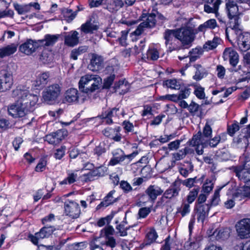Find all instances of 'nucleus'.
<instances>
[{"label": "nucleus", "instance_id": "nucleus-18", "mask_svg": "<svg viewBox=\"0 0 250 250\" xmlns=\"http://www.w3.org/2000/svg\"><path fill=\"white\" fill-rule=\"evenodd\" d=\"M64 132L62 130H58L56 132L48 134L45 137V141L51 145L58 144L64 139Z\"/></svg>", "mask_w": 250, "mask_h": 250}, {"label": "nucleus", "instance_id": "nucleus-42", "mask_svg": "<svg viewBox=\"0 0 250 250\" xmlns=\"http://www.w3.org/2000/svg\"><path fill=\"white\" fill-rule=\"evenodd\" d=\"M234 197L240 198V199L245 197L250 199V187H244L242 189L237 190L234 194Z\"/></svg>", "mask_w": 250, "mask_h": 250}, {"label": "nucleus", "instance_id": "nucleus-37", "mask_svg": "<svg viewBox=\"0 0 250 250\" xmlns=\"http://www.w3.org/2000/svg\"><path fill=\"white\" fill-rule=\"evenodd\" d=\"M220 40L218 38L215 37L212 40L208 41L204 44L203 48L205 51L215 49L220 43Z\"/></svg>", "mask_w": 250, "mask_h": 250}, {"label": "nucleus", "instance_id": "nucleus-33", "mask_svg": "<svg viewBox=\"0 0 250 250\" xmlns=\"http://www.w3.org/2000/svg\"><path fill=\"white\" fill-rule=\"evenodd\" d=\"M113 88L115 91L119 90L120 94H124L128 91L129 85L126 81L120 80L118 83H115Z\"/></svg>", "mask_w": 250, "mask_h": 250}, {"label": "nucleus", "instance_id": "nucleus-39", "mask_svg": "<svg viewBox=\"0 0 250 250\" xmlns=\"http://www.w3.org/2000/svg\"><path fill=\"white\" fill-rule=\"evenodd\" d=\"M217 26L216 21L215 19H210L198 27V31L204 32L207 28L214 29Z\"/></svg>", "mask_w": 250, "mask_h": 250}, {"label": "nucleus", "instance_id": "nucleus-8", "mask_svg": "<svg viewBox=\"0 0 250 250\" xmlns=\"http://www.w3.org/2000/svg\"><path fill=\"white\" fill-rule=\"evenodd\" d=\"M64 213L72 219L79 217L81 213L79 205L74 201L67 200L64 204Z\"/></svg>", "mask_w": 250, "mask_h": 250}, {"label": "nucleus", "instance_id": "nucleus-51", "mask_svg": "<svg viewBox=\"0 0 250 250\" xmlns=\"http://www.w3.org/2000/svg\"><path fill=\"white\" fill-rule=\"evenodd\" d=\"M221 189H218L217 190H215L214 191V193L213 194V195L211 199L210 200V204H209L210 207V206H215L218 205L220 199V191Z\"/></svg>", "mask_w": 250, "mask_h": 250}, {"label": "nucleus", "instance_id": "nucleus-57", "mask_svg": "<svg viewBox=\"0 0 250 250\" xmlns=\"http://www.w3.org/2000/svg\"><path fill=\"white\" fill-rule=\"evenodd\" d=\"M198 180H200V179L197 180V178L194 177L193 178H188L183 181H180L181 182V184H182L184 186L188 188H191L194 186V184L197 183Z\"/></svg>", "mask_w": 250, "mask_h": 250}, {"label": "nucleus", "instance_id": "nucleus-15", "mask_svg": "<svg viewBox=\"0 0 250 250\" xmlns=\"http://www.w3.org/2000/svg\"><path fill=\"white\" fill-rule=\"evenodd\" d=\"M164 39L165 40V44L167 46L169 45L168 48L170 51L175 49L174 46L172 45L178 39V35L176 29L169 30L167 29L164 33Z\"/></svg>", "mask_w": 250, "mask_h": 250}, {"label": "nucleus", "instance_id": "nucleus-21", "mask_svg": "<svg viewBox=\"0 0 250 250\" xmlns=\"http://www.w3.org/2000/svg\"><path fill=\"white\" fill-rule=\"evenodd\" d=\"M64 97V102L76 104L79 102V93L77 89L71 88L66 91Z\"/></svg>", "mask_w": 250, "mask_h": 250}, {"label": "nucleus", "instance_id": "nucleus-41", "mask_svg": "<svg viewBox=\"0 0 250 250\" xmlns=\"http://www.w3.org/2000/svg\"><path fill=\"white\" fill-rule=\"evenodd\" d=\"M221 138L219 136H216L212 139H209L207 141H204L201 145L202 147H206L209 146L211 147H215L220 143Z\"/></svg>", "mask_w": 250, "mask_h": 250}, {"label": "nucleus", "instance_id": "nucleus-17", "mask_svg": "<svg viewBox=\"0 0 250 250\" xmlns=\"http://www.w3.org/2000/svg\"><path fill=\"white\" fill-rule=\"evenodd\" d=\"M238 45L243 52H246L250 49V34L246 32L244 34H238Z\"/></svg>", "mask_w": 250, "mask_h": 250}, {"label": "nucleus", "instance_id": "nucleus-22", "mask_svg": "<svg viewBox=\"0 0 250 250\" xmlns=\"http://www.w3.org/2000/svg\"><path fill=\"white\" fill-rule=\"evenodd\" d=\"M181 182L179 180H176L170 187L164 193V196L167 199H171L178 196L179 192L181 190Z\"/></svg>", "mask_w": 250, "mask_h": 250}, {"label": "nucleus", "instance_id": "nucleus-30", "mask_svg": "<svg viewBox=\"0 0 250 250\" xmlns=\"http://www.w3.org/2000/svg\"><path fill=\"white\" fill-rule=\"evenodd\" d=\"M17 44L12 43L0 48V58H3L13 54L16 52L17 50Z\"/></svg>", "mask_w": 250, "mask_h": 250}, {"label": "nucleus", "instance_id": "nucleus-50", "mask_svg": "<svg viewBox=\"0 0 250 250\" xmlns=\"http://www.w3.org/2000/svg\"><path fill=\"white\" fill-rule=\"evenodd\" d=\"M102 245H105L106 246L110 248H114L117 245V243L115 238L111 236H107L105 237V241L104 242L101 243Z\"/></svg>", "mask_w": 250, "mask_h": 250}, {"label": "nucleus", "instance_id": "nucleus-12", "mask_svg": "<svg viewBox=\"0 0 250 250\" xmlns=\"http://www.w3.org/2000/svg\"><path fill=\"white\" fill-rule=\"evenodd\" d=\"M14 7L19 15L25 14L28 12H33L34 10H39L40 9V5L38 2H31L23 5L14 3Z\"/></svg>", "mask_w": 250, "mask_h": 250}, {"label": "nucleus", "instance_id": "nucleus-59", "mask_svg": "<svg viewBox=\"0 0 250 250\" xmlns=\"http://www.w3.org/2000/svg\"><path fill=\"white\" fill-rule=\"evenodd\" d=\"M213 184L210 180H207L202 187V190L205 193H209L213 189Z\"/></svg>", "mask_w": 250, "mask_h": 250}, {"label": "nucleus", "instance_id": "nucleus-54", "mask_svg": "<svg viewBox=\"0 0 250 250\" xmlns=\"http://www.w3.org/2000/svg\"><path fill=\"white\" fill-rule=\"evenodd\" d=\"M115 79V75L112 74L108 76L106 78L104 79L103 88L108 89L112 84L113 81Z\"/></svg>", "mask_w": 250, "mask_h": 250}, {"label": "nucleus", "instance_id": "nucleus-9", "mask_svg": "<svg viewBox=\"0 0 250 250\" xmlns=\"http://www.w3.org/2000/svg\"><path fill=\"white\" fill-rule=\"evenodd\" d=\"M178 40L183 45H189L194 40V35L192 30L188 28H181L176 29Z\"/></svg>", "mask_w": 250, "mask_h": 250}, {"label": "nucleus", "instance_id": "nucleus-35", "mask_svg": "<svg viewBox=\"0 0 250 250\" xmlns=\"http://www.w3.org/2000/svg\"><path fill=\"white\" fill-rule=\"evenodd\" d=\"M229 232L227 229H216L211 235V238H215L218 241L224 240L229 238Z\"/></svg>", "mask_w": 250, "mask_h": 250}, {"label": "nucleus", "instance_id": "nucleus-2", "mask_svg": "<svg viewBox=\"0 0 250 250\" xmlns=\"http://www.w3.org/2000/svg\"><path fill=\"white\" fill-rule=\"evenodd\" d=\"M101 78L97 75L86 74L82 76L79 82L80 90L85 93H91L99 88Z\"/></svg>", "mask_w": 250, "mask_h": 250}, {"label": "nucleus", "instance_id": "nucleus-63", "mask_svg": "<svg viewBox=\"0 0 250 250\" xmlns=\"http://www.w3.org/2000/svg\"><path fill=\"white\" fill-rule=\"evenodd\" d=\"M199 247V244L195 242L188 241L184 245L185 250H193Z\"/></svg>", "mask_w": 250, "mask_h": 250}, {"label": "nucleus", "instance_id": "nucleus-64", "mask_svg": "<svg viewBox=\"0 0 250 250\" xmlns=\"http://www.w3.org/2000/svg\"><path fill=\"white\" fill-rule=\"evenodd\" d=\"M199 108V105L192 101L189 105H188V109L192 115H194L195 113L198 111Z\"/></svg>", "mask_w": 250, "mask_h": 250}, {"label": "nucleus", "instance_id": "nucleus-25", "mask_svg": "<svg viewBox=\"0 0 250 250\" xmlns=\"http://www.w3.org/2000/svg\"><path fill=\"white\" fill-rule=\"evenodd\" d=\"M234 172L240 181L244 183H250V169L236 167L234 168Z\"/></svg>", "mask_w": 250, "mask_h": 250}, {"label": "nucleus", "instance_id": "nucleus-27", "mask_svg": "<svg viewBox=\"0 0 250 250\" xmlns=\"http://www.w3.org/2000/svg\"><path fill=\"white\" fill-rule=\"evenodd\" d=\"M155 21L154 17H147L146 20L141 23L137 29L134 31V34L135 35H140L144 31V28L151 27L155 25Z\"/></svg>", "mask_w": 250, "mask_h": 250}, {"label": "nucleus", "instance_id": "nucleus-10", "mask_svg": "<svg viewBox=\"0 0 250 250\" xmlns=\"http://www.w3.org/2000/svg\"><path fill=\"white\" fill-rule=\"evenodd\" d=\"M124 111L123 109L120 110L119 108H113L109 111H105L103 113L100 117L104 120L103 122L107 124L113 123L116 121L120 115L124 116Z\"/></svg>", "mask_w": 250, "mask_h": 250}, {"label": "nucleus", "instance_id": "nucleus-3", "mask_svg": "<svg viewBox=\"0 0 250 250\" xmlns=\"http://www.w3.org/2000/svg\"><path fill=\"white\" fill-rule=\"evenodd\" d=\"M61 88L58 84H53L47 86L42 92L43 102L48 104L57 103L60 95Z\"/></svg>", "mask_w": 250, "mask_h": 250}, {"label": "nucleus", "instance_id": "nucleus-36", "mask_svg": "<svg viewBox=\"0 0 250 250\" xmlns=\"http://www.w3.org/2000/svg\"><path fill=\"white\" fill-rule=\"evenodd\" d=\"M49 77V74L47 72H44L39 75L35 81V86H44L48 82Z\"/></svg>", "mask_w": 250, "mask_h": 250}, {"label": "nucleus", "instance_id": "nucleus-13", "mask_svg": "<svg viewBox=\"0 0 250 250\" xmlns=\"http://www.w3.org/2000/svg\"><path fill=\"white\" fill-rule=\"evenodd\" d=\"M91 56L88 68L92 71H97L102 69L104 66L103 57L94 53L92 54Z\"/></svg>", "mask_w": 250, "mask_h": 250}, {"label": "nucleus", "instance_id": "nucleus-32", "mask_svg": "<svg viewBox=\"0 0 250 250\" xmlns=\"http://www.w3.org/2000/svg\"><path fill=\"white\" fill-rule=\"evenodd\" d=\"M226 9L228 16H239L240 14L237 3L233 0H229L226 3Z\"/></svg>", "mask_w": 250, "mask_h": 250}, {"label": "nucleus", "instance_id": "nucleus-23", "mask_svg": "<svg viewBox=\"0 0 250 250\" xmlns=\"http://www.w3.org/2000/svg\"><path fill=\"white\" fill-rule=\"evenodd\" d=\"M60 35L46 34L42 40H39L40 47H48L53 46L58 41Z\"/></svg>", "mask_w": 250, "mask_h": 250}, {"label": "nucleus", "instance_id": "nucleus-40", "mask_svg": "<svg viewBox=\"0 0 250 250\" xmlns=\"http://www.w3.org/2000/svg\"><path fill=\"white\" fill-rule=\"evenodd\" d=\"M88 46L86 45L79 46L78 48L73 49L70 54V58L74 60L78 59V56L85 53L88 50Z\"/></svg>", "mask_w": 250, "mask_h": 250}, {"label": "nucleus", "instance_id": "nucleus-43", "mask_svg": "<svg viewBox=\"0 0 250 250\" xmlns=\"http://www.w3.org/2000/svg\"><path fill=\"white\" fill-rule=\"evenodd\" d=\"M178 246L175 241H172L168 237L165 240V243L162 247V250H177Z\"/></svg>", "mask_w": 250, "mask_h": 250}, {"label": "nucleus", "instance_id": "nucleus-16", "mask_svg": "<svg viewBox=\"0 0 250 250\" xmlns=\"http://www.w3.org/2000/svg\"><path fill=\"white\" fill-rule=\"evenodd\" d=\"M53 232V227H44L40 230V232L36 233L35 236L32 235L30 237L31 240L33 244L37 245L39 239L49 237Z\"/></svg>", "mask_w": 250, "mask_h": 250}, {"label": "nucleus", "instance_id": "nucleus-24", "mask_svg": "<svg viewBox=\"0 0 250 250\" xmlns=\"http://www.w3.org/2000/svg\"><path fill=\"white\" fill-rule=\"evenodd\" d=\"M163 192V190L160 187L155 185L149 186L145 191L149 200L152 202H154L157 196L161 195Z\"/></svg>", "mask_w": 250, "mask_h": 250}, {"label": "nucleus", "instance_id": "nucleus-11", "mask_svg": "<svg viewBox=\"0 0 250 250\" xmlns=\"http://www.w3.org/2000/svg\"><path fill=\"white\" fill-rule=\"evenodd\" d=\"M40 47L38 40L28 39L19 47V50L27 55H30L35 52Z\"/></svg>", "mask_w": 250, "mask_h": 250}, {"label": "nucleus", "instance_id": "nucleus-52", "mask_svg": "<svg viewBox=\"0 0 250 250\" xmlns=\"http://www.w3.org/2000/svg\"><path fill=\"white\" fill-rule=\"evenodd\" d=\"M120 130L121 127L120 126L116 127L114 128L107 127L103 131V133L105 136L111 138L112 137L113 133L119 132Z\"/></svg>", "mask_w": 250, "mask_h": 250}, {"label": "nucleus", "instance_id": "nucleus-19", "mask_svg": "<svg viewBox=\"0 0 250 250\" xmlns=\"http://www.w3.org/2000/svg\"><path fill=\"white\" fill-rule=\"evenodd\" d=\"M210 208V206L208 204L196 205L195 209L196 210L198 221H201L203 223L208 215Z\"/></svg>", "mask_w": 250, "mask_h": 250}, {"label": "nucleus", "instance_id": "nucleus-60", "mask_svg": "<svg viewBox=\"0 0 250 250\" xmlns=\"http://www.w3.org/2000/svg\"><path fill=\"white\" fill-rule=\"evenodd\" d=\"M115 231L113 228L111 226L105 227L101 230V235L106 237L107 236L113 235Z\"/></svg>", "mask_w": 250, "mask_h": 250}, {"label": "nucleus", "instance_id": "nucleus-61", "mask_svg": "<svg viewBox=\"0 0 250 250\" xmlns=\"http://www.w3.org/2000/svg\"><path fill=\"white\" fill-rule=\"evenodd\" d=\"M125 222H122L120 225L116 226V229L119 231L120 236H125L127 235V227H125Z\"/></svg>", "mask_w": 250, "mask_h": 250}, {"label": "nucleus", "instance_id": "nucleus-45", "mask_svg": "<svg viewBox=\"0 0 250 250\" xmlns=\"http://www.w3.org/2000/svg\"><path fill=\"white\" fill-rule=\"evenodd\" d=\"M196 71L193 79L196 81L201 80L206 75L205 69L200 64L196 65Z\"/></svg>", "mask_w": 250, "mask_h": 250}, {"label": "nucleus", "instance_id": "nucleus-49", "mask_svg": "<svg viewBox=\"0 0 250 250\" xmlns=\"http://www.w3.org/2000/svg\"><path fill=\"white\" fill-rule=\"evenodd\" d=\"M146 40L140 41V43L138 45H135L132 48V54L134 55H137L140 53L142 52L145 47Z\"/></svg>", "mask_w": 250, "mask_h": 250}, {"label": "nucleus", "instance_id": "nucleus-48", "mask_svg": "<svg viewBox=\"0 0 250 250\" xmlns=\"http://www.w3.org/2000/svg\"><path fill=\"white\" fill-rule=\"evenodd\" d=\"M189 204L185 202H183L181 208H177V213H181L182 217H184L189 213L190 210Z\"/></svg>", "mask_w": 250, "mask_h": 250}, {"label": "nucleus", "instance_id": "nucleus-46", "mask_svg": "<svg viewBox=\"0 0 250 250\" xmlns=\"http://www.w3.org/2000/svg\"><path fill=\"white\" fill-rule=\"evenodd\" d=\"M199 190L200 188L199 187H197L196 188H194L189 191L187 197V201L188 203L191 204L194 201L198 195Z\"/></svg>", "mask_w": 250, "mask_h": 250}, {"label": "nucleus", "instance_id": "nucleus-14", "mask_svg": "<svg viewBox=\"0 0 250 250\" xmlns=\"http://www.w3.org/2000/svg\"><path fill=\"white\" fill-rule=\"evenodd\" d=\"M225 61L229 60L230 64L235 67L239 61V56L237 52L231 47L226 48L223 53Z\"/></svg>", "mask_w": 250, "mask_h": 250}, {"label": "nucleus", "instance_id": "nucleus-56", "mask_svg": "<svg viewBox=\"0 0 250 250\" xmlns=\"http://www.w3.org/2000/svg\"><path fill=\"white\" fill-rule=\"evenodd\" d=\"M77 175L74 173H70L68 174V176L66 178L64 179L63 181H61L60 183V185H64V184H71L74 183L76 181V179L77 178Z\"/></svg>", "mask_w": 250, "mask_h": 250}, {"label": "nucleus", "instance_id": "nucleus-55", "mask_svg": "<svg viewBox=\"0 0 250 250\" xmlns=\"http://www.w3.org/2000/svg\"><path fill=\"white\" fill-rule=\"evenodd\" d=\"M240 127L239 125V123L237 122L234 123L231 125L228 126V132L231 136H233L235 133L239 130Z\"/></svg>", "mask_w": 250, "mask_h": 250}, {"label": "nucleus", "instance_id": "nucleus-5", "mask_svg": "<svg viewBox=\"0 0 250 250\" xmlns=\"http://www.w3.org/2000/svg\"><path fill=\"white\" fill-rule=\"evenodd\" d=\"M138 154L137 152L125 155L124 151L121 149H118L117 151L113 153V157L111 159L109 164L111 166H115L125 161L126 164H128Z\"/></svg>", "mask_w": 250, "mask_h": 250}, {"label": "nucleus", "instance_id": "nucleus-34", "mask_svg": "<svg viewBox=\"0 0 250 250\" xmlns=\"http://www.w3.org/2000/svg\"><path fill=\"white\" fill-rule=\"evenodd\" d=\"M98 28L97 24L95 23L94 21L90 19L81 26V30L85 34L91 33L93 31L96 30Z\"/></svg>", "mask_w": 250, "mask_h": 250}, {"label": "nucleus", "instance_id": "nucleus-53", "mask_svg": "<svg viewBox=\"0 0 250 250\" xmlns=\"http://www.w3.org/2000/svg\"><path fill=\"white\" fill-rule=\"evenodd\" d=\"M147 58L152 61L157 60L159 57V53L156 49H149L147 52Z\"/></svg>", "mask_w": 250, "mask_h": 250}, {"label": "nucleus", "instance_id": "nucleus-7", "mask_svg": "<svg viewBox=\"0 0 250 250\" xmlns=\"http://www.w3.org/2000/svg\"><path fill=\"white\" fill-rule=\"evenodd\" d=\"M238 236L241 239L250 236V219L245 218L240 220L235 225Z\"/></svg>", "mask_w": 250, "mask_h": 250}, {"label": "nucleus", "instance_id": "nucleus-28", "mask_svg": "<svg viewBox=\"0 0 250 250\" xmlns=\"http://www.w3.org/2000/svg\"><path fill=\"white\" fill-rule=\"evenodd\" d=\"M249 139L242 133L233 140V146L240 148H246L249 144Z\"/></svg>", "mask_w": 250, "mask_h": 250}, {"label": "nucleus", "instance_id": "nucleus-38", "mask_svg": "<svg viewBox=\"0 0 250 250\" xmlns=\"http://www.w3.org/2000/svg\"><path fill=\"white\" fill-rule=\"evenodd\" d=\"M221 2V0H215V2L212 4V7H211L208 4H205L204 11L208 14L213 13L217 16L218 14V7Z\"/></svg>", "mask_w": 250, "mask_h": 250}, {"label": "nucleus", "instance_id": "nucleus-31", "mask_svg": "<svg viewBox=\"0 0 250 250\" xmlns=\"http://www.w3.org/2000/svg\"><path fill=\"white\" fill-rule=\"evenodd\" d=\"M158 237L157 233L154 229H151L147 233L145 242L140 245V248L143 249L145 246L154 242Z\"/></svg>", "mask_w": 250, "mask_h": 250}, {"label": "nucleus", "instance_id": "nucleus-58", "mask_svg": "<svg viewBox=\"0 0 250 250\" xmlns=\"http://www.w3.org/2000/svg\"><path fill=\"white\" fill-rule=\"evenodd\" d=\"M106 171V167L104 166H99L96 169L92 170L90 172L91 174L94 176H103L104 175L105 171Z\"/></svg>", "mask_w": 250, "mask_h": 250}, {"label": "nucleus", "instance_id": "nucleus-1", "mask_svg": "<svg viewBox=\"0 0 250 250\" xmlns=\"http://www.w3.org/2000/svg\"><path fill=\"white\" fill-rule=\"evenodd\" d=\"M13 96H18L16 103L8 107L9 114L14 118L24 117L33 112L37 107L38 96L29 93L25 90L16 89L13 91Z\"/></svg>", "mask_w": 250, "mask_h": 250}, {"label": "nucleus", "instance_id": "nucleus-62", "mask_svg": "<svg viewBox=\"0 0 250 250\" xmlns=\"http://www.w3.org/2000/svg\"><path fill=\"white\" fill-rule=\"evenodd\" d=\"M159 99L162 101H170L175 102L178 101L177 95L176 94H167L160 96Z\"/></svg>", "mask_w": 250, "mask_h": 250}, {"label": "nucleus", "instance_id": "nucleus-20", "mask_svg": "<svg viewBox=\"0 0 250 250\" xmlns=\"http://www.w3.org/2000/svg\"><path fill=\"white\" fill-rule=\"evenodd\" d=\"M64 43L65 45L73 47L79 43V33L77 31H71L68 33H65Z\"/></svg>", "mask_w": 250, "mask_h": 250}, {"label": "nucleus", "instance_id": "nucleus-26", "mask_svg": "<svg viewBox=\"0 0 250 250\" xmlns=\"http://www.w3.org/2000/svg\"><path fill=\"white\" fill-rule=\"evenodd\" d=\"M115 192V190H114L110 191L104 198V200L97 206L96 209H99L102 208H106L116 202L118 200V197L114 196Z\"/></svg>", "mask_w": 250, "mask_h": 250}, {"label": "nucleus", "instance_id": "nucleus-44", "mask_svg": "<svg viewBox=\"0 0 250 250\" xmlns=\"http://www.w3.org/2000/svg\"><path fill=\"white\" fill-rule=\"evenodd\" d=\"M53 60L52 53L47 50L42 52L40 57V60L44 64H48Z\"/></svg>", "mask_w": 250, "mask_h": 250}, {"label": "nucleus", "instance_id": "nucleus-29", "mask_svg": "<svg viewBox=\"0 0 250 250\" xmlns=\"http://www.w3.org/2000/svg\"><path fill=\"white\" fill-rule=\"evenodd\" d=\"M229 21H228V28H230L232 31H234L236 34H240L241 29L240 24L239 17H228Z\"/></svg>", "mask_w": 250, "mask_h": 250}, {"label": "nucleus", "instance_id": "nucleus-4", "mask_svg": "<svg viewBox=\"0 0 250 250\" xmlns=\"http://www.w3.org/2000/svg\"><path fill=\"white\" fill-rule=\"evenodd\" d=\"M212 132L211 127L207 123L203 128V133L199 131L194 135L192 139L189 141V145L191 146L202 145L204 141H207L211 138Z\"/></svg>", "mask_w": 250, "mask_h": 250}, {"label": "nucleus", "instance_id": "nucleus-6", "mask_svg": "<svg viewBox=\"0 0 250 250\" xmlns=\"http://www.w3.org/2000/svg\"><path fill=\"white\" fill-rule=\"evenodd\" d=\"M13 84L12 73L7 70L0 71V91L4 92L9 90Z\"/></svg>", "mask_w": 250, "mask_h": 250}, {"label": "nucleus", "instance_id": "nucleus-47", "mask_svg": "<svg viewBox=\"0 0 250 250\" xmlns=\"http://www.w3.org/2000/svg\"><path fill=\"white\" fill-rule=\"evenodd\" d=\"M163 85L171 89H179L180 88V84L176 79L167 80L164 82Z\"/></svg>", "mask_w": 250, "mask_h": 250}]
</instances>
